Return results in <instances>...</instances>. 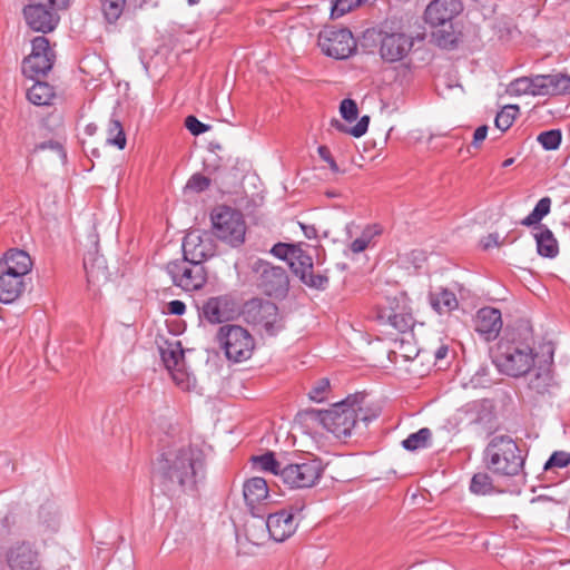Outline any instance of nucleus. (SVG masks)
I'll return each instance as SVG.
<instances>
[{
	"label": "nucleus",
	"instance_id": "f257e3e1",
	"mask_svg": "<svg viewBox=\"0 0 570 570\" xmlns=\"http://www.w3.org/2000/svg\"><path fill=\"white\" fill-rule=\"evenodd\" d=\"M157 474L165 494L177 489L194 490L197 482L205 478V453L191 444L163 453L158 459Z\"/></svg>",
	"mask_w": 570,
	"mask_h": 570
},
{
	"label": "nucleus",
	"instance_id": "f03ea898",
	"mask_svg": "<svg viewBox=\"0 0 570 570\" xmlns=\"http://www.w3.org/2000/svg\"><path fill=\"white\" fill-rule=\"evenodd\" d=\"M363 402L364 395H350L330 410H312L308 414L336 439L345 440L352 435L360 422L367 425L379 415L377 412L368 414V410L363 407Z\"/></svg>",
	"mask_w": 570,
	"mask_h": 570
},
{
	"label": "nucleus",
	"instance_id": "7ed1b4c3",
	"mask_svg": "<svg viewBox=\"0 0 570 570\" xmlns=\"http://www.w3.org/2000/svg\"><path fill=\"white\" fill-rule=\"evenodd\" d=\"M532 337H504L497 344L493 363L499 372L520 377L529 373L535 364Z\"/></svg>",
	"mask_w": 570,
	"mask_h": 570
},
{
	"label": "nucleus",
	"instance_id": "20e7f679",
	"mask_svg": "<svg viewBox=\"0 0 570 570\" xmlns=\"http://www.w3.org/2000/svg\"><path fill=\"white\" fill-rule=\"evenodd\" d=\"M483 462L497 475L514 476L522 471L524 458L511 436L495 435L484 449Z\"/></svg>",
	"mask_w": 570,
	"mask_h": 570
},
{
	"label": "nucleus",
	"instance_id": "39448f33",
	"mask_svg": "<svg viewBox=\"0 0 570 570\" xmlns=\"http://www.w3.org/2000/svg\"><path fill=\"white\" fill-rule=\"evenodd\" d=\"M252 284L263 295L284 298L289 291V276L284 267L257 259L252 264Z\"/></svg>",
	"mask_w": 570,
	"mask_h": 570
},
{
	"label": "nucleus",
	"instance_id": "423d86ee",
	"mask_svg": "<svg viewBox=\"0 0 570 570\" xmlns=\"http://www.w3.org/2000/svg\"><path fill=\"white\" fill-rule=\"evenodd\" d=\"M252 517L257 519V523L252 524L255 529V537L257 540L252 539V544H261L258 540H263L267 531V537L276 542H283L288 539L296 531L297 523L295 522L294 514L289 511L282 510L276 513L269 512H255L252 508Z\"/></svg>",
	"mask_w": 570,
	"mask_h": 570
},
{
	"label": "nucleus",
	"instance_id": "0eeeda50",
	"mask_svg": "<svg viewBox=\"0 0 570 570\" xmlns=\"http://www.w3.org/2000/svg\"><path fill=\"white\" fill-rule=\"evenodd\" d=\"M247 303L237 292H229L218 296H210L197 306L200 320L209 324H223L236 320Z\"/></svg>",
	"mask_w": 570,
	"mask_h": 570
},
{
	"label": "nucleus",
	"instance_id": "6e6552de",
	"mask_svg": "<svg viewBox=\"0 0 570 570\" xmlns=\"http://www.w3.org/2000/svg\"><path fill=\"white\" fill-rule=\"evenodd\" d=\"M210 219L213 235L218 239L232 247L244 244L247 226L240 212L228 206H219L213 210Z\"/></svg>",
	"mask_w": 570,
	"mask_h": 570
},
{
	"label": "nucleus",
	"instance_id": "1a4fd4ad",
	"mask_svg": "<svg viewBox=\"0 0 570 570\" xmlns=\"http://www.w3.org/2000/svg\"><path fill=\"white\" fill-rule=\"evenodd\" d=\"M174 286L184 292L200 291L207 283L208 269L196 261L185 258L173 259L165 266Z\"/></svg>",
	"mask_w": 570,
	"mask_h": 570
},
{
	"label": "nucleus",
	"instance_id": "9d476101",
	"mask_svg": "<svg viewBox=\"0 0 570 570\" xmlns=\"http://www.w3.org/2000/svg\"><path fill=\"white\" fill-rule=\"evenodd\" d=\"M374 313V318L381 326L393 328L400 333L407 332L414 323L409 299L404 294L385 297L376 305Z\"/></svg>",
	"mask_w": 570,
	"mask_h": 570
},
{
	"label": "nucleus",
	"instance_id": "9b49d317",
	"mask_svg": "<svg viewBox=\"0 0 570 570\" xmlns=\"http://www.w3.org/2000/svg\"><path fill=\"white\" fill-rule=\"evenodd\" d=\"M215 342L223 350L228 362L240 363L249 358V332L236 324L218 327Z\"/></svg>",
	"mask_w": 570,
	"mask_h": 570
},
{
	"label": "nucleus",
	"instance_id": "f8f14e48",
	"mask_svg": "<svg viewBox=\"0 0 570 570\" xmlns=\"http://www.w3.org/2000/svg\"><path fill=\"white\" fill-rule=\"evenodd\" d=\"M323 472L324 466L320 459H304L301 462L284 465L281 480L291 489H307L320 481Z\"/></svg>",
	"mask_w": 570,
	"mask_h": 570
},
{
	"label": "nucleus",
	"instance_id": "ddd939ff",
	"mask_svg": "<svg viewBox=\"0 0 570 570\" xmlns=\"http://www.w3.org/2000/svg\"><path fill=\"white\" fill-rule=\"evenodd\" d=\"M55 52L48 38L37 36L31 40V52L23 59L22 72L30 79L45 77L55 63Z\"/></svg>",
	"mask_w": 570,
	"mask_h": 570
},
{
	"label": "nucleus",
	"instance_id": "4468645a",
	"mask_svg": "<svg viewBox=\"0 0 570 570\" xmlns=\"http://www.w3.org/2000/svg\"><path fill=\"white\" fill-rule=\"evenodd\" d=\"M322 52L335 59H346L356 50V40L347 28L326 27L318 35Z\"/></svg>",
	"mask_w": 570,
	"mask_h": 570
},
{
	"label": "nucleus",
	"instance_id": "2eb2a0df",
	"mask_svg": "<svg viewBox=\"0 0 570 570\" xmlns=\"http://www.w3.org/2000/svg\"><path fill=\"white\" fill-rule=\"evenodd\" d=\"M181 249L185 258L205 265L209 258L215 256L217 247L212 233L194 229L184 237Z\"/></svg>",
	"mask_w": 570,
	"mask_h": 570
},
{
	"label": "nucleus",
	"instance_id": "dca6fc26",
	"mask_svg": "<svg viewBox=\"0 0 570 570\" xmlns=\"http://www.w3.org/2000/svg\"><path fill=\"white\" fill-rule=\"evenodd\" d=\"M22 16L26 24L35 32L47 35L52 32L60 22V14L51 7L45 8L39 4H26L22 8Z\"/></svg>",
	"mask_w": 570,
	"mask_h": 570
},
{
	"label": "nucleus",
	"instance_id": "f3484780",
	"mask_svg": "<svg viewBox=\"0 0 570 570\" xmlns=\"http://www.w3.org/2000/svg\"><path fill=\"white\" fill-rule=\"evenodd\" d=\"M252 320L256 330L259 332L264 330L269 336L275 335L282 328L278 307L269 301L252 298Z\"/></svg>",
	"mask_w": 570,
	"mask_h": 570
},
{
	"label": "nucleus",
	"instance_id": "a211bd4d",
	"mask_svg": "<svg viewBox=\"0 0 570 570\" xmlns=\"http://www.w3.org/2000/svg\"><path fill=\"white\" fill-rule=\"evenodd\" d=\"M10 570H41L38 550L27 541L16 542L6 552Z\"/></svg>",
	"mask_w": 570,
	"mask_h": 570
},
{
	"label": "nucleus",
	"instance_id": "6ab92c4d",
	"mask_svg": "<svg viewBox=\"0 0 570 570\" xmlns=\"http://www.w3.org/2000/svg\"><path fill=\"white\" fill-rule=\"evenodd\" d=\"M412 47V37L402 32L385 33L381 39L380 53L383 60L396 62L405 58Z\"/></svg>",
	"mask_w": 570,
	"mask_h": 570
},
{
	"label": "nucleus",
	"instance_id": "aec40b11",
	"mask_svg": "<svg viewBox=\"0 0 570 570\" xmlns=\"http://www.w3.org/2000/svg\"><path fill=\"white\" fill-rule=\"evenodd\" d=\"M462 11L460 0H433L425 9L424 19L432 27L446 26Z\"/></svg>",
	"mask_w": 570,
	"mask_h": 570
},
{
	"label": "nucleus",
	"instance_id": "412c9836",
	"mask_svg": "<svg viewBox=\"0 0 570 570\" xmlns=\"http://www.w3.org/2000/svg\"><path fill=\"white\" fill-rule=\"evenodd\" d=\"M502 328L501 312L494 307H483L474 318V330L487 341L497 338Z\"/></svg>",
	"mask_w": 570,
	"mask_h": 570
},
{
	"label": "nucleus",
	"instance_id": "4be33fe9",
	"mask_svg": "<svg viewBox=\"0 0 570 570\" xmlns=\"http://www.w3.org/2000/svg\"><path fill=\"white\" fill-rule=\"evenodd\" d=\"M538 96L570 95V77L562 72L537 75Z\"/></svg>",
	"mask_w": 570,
	"mask_h": 570
},
{
	"label": "nucleus",
	"instance_id": "5701e85b",
	"mask_svg": "<svg viewBox=\"0 0 570 570\" xmlns=\"http://www.w3.org/2000/svg\"><path fill=\"white\" fill-rule=\"evenodd\" d=\"M2 271L23 277L31 271L32 261L29 254L19 248H11L0 261Z\"/></svg>",
	"mask_w": 570,
	"mask_h": 570
},
{
	"label": "nucleus",
	"instance_id": "b1692460",
	"mask_svg": "<svg viewBox=\"0 0 570 570\" xmlns=\"http://www.w3.org/2000/svg\"><path fill=\"white\" fill-rule=\"evenodd\" d=\"M24 278L14 274L0 272V302L2 304H12L24 292Z\"/></svg>",
	"mask_w": 570,
	"mask_h": 570
},
{
	"label": "nucleus",
	"instance_id": "393cba45",
	"mask_svg": "<svg viewBox=\"0 0 570 570\" xmlns=\"http://www.w3.org/2000/svg\"><path fill=\"white\" fill-rule=\"evenodd\" d=\"M538 254L542 257L554 258L559 254V245L553 233L542 224L537 226L534 234Z\"/></svg>",
	"mask_w": 570,
	"mask_h": 570
},
{
	"label": "nucleus",
	"instance_id": "a878e982",
	"mask_svg": "<svg viewBox=\"0 0 570 570\" xmlns=\"http://www.w3.org/2000/svg\"><path fill=\"white\" fill-rule=\"evenodd\" d=\"M83 269L88 283H96L100 279H107L106 259L96 250L88 252L83 257Z\"/></svg>",
	"mask_w": 570,
	"mask_h": 570
},
{
	"label": "nucleus",
	"instance_id": "bb28decb",
	"mask_svg": "<svg viewBox=\"0 0 570 570\" xmlns=\"http://www.w3.org/2000/svg\"><path fill=\"white\" fill-rule=\"evenodd\" d=\"M553 360V351L548 346V358L544 360L543 364L539 363L537 372L533 377L529 381V387L537 393L543 394L548 391V387L552 381L550 365Z\"/></svg>",
	"mask_w": 570,
	"mask_h": 570
},
{
	"label": "nucleus",
	"instance_id": "cd10ccee",
	"mask_svg": "<svg viewBox=\"0 0 570 570\" xmlns=\"http://www.w3.org/2000/svg\"><path fill=\"white\" fill-rule=\"evenodd\" d=\"M429 302L439 314L450 313L459 306L455 294L446 288L430 293Z\"/></svg>",
	"mask_w": 570,
	"mask_h": 570
},
{
	"label": "nucleus",
	"instance_id": "c85d7f7f",
	"mask_svg": "<svg viewBox=\"0 0 570 570\" xmlns=\"http://www.w3.org/2000/svg\"><path fill=\"white\" fill-rule=\"evenodd\" d=\"M35 83L28 89L27 98L36 106H49L56 94L53 87L46 81L35 79Z\"/></svg>",
	"mask_w": 570,
	"mask_h": 570
},
{
	"label": "nucleus",
	"instance_id": "c756f323",
	"mask_svg": "<svg viewBox=\"0 0 570 570\" xmlns=\"http://www.w3.org/2000/svg\"><path fill=\"white\" fill-rule=\"evenodd\" d=\"M269 490L265 479L252 476V508L255 512H266L269 500Z\"/></svg>",
	"mask_w": 570,
	"mask_h": 570
},
{
	"label": "nucleus",
	"instance_id": "7c9ffc66",
	"mask_svg": "<svg viewBox=\"0 0 570 570\" xmlns=\"http://www.w3.org/2000/svg\"><path fill=\"white\" fill-rule=\"evenodd\" d=\"M282 463L276 459L273 451L252 455V470L272 473L281 478Z\"/></svg>",
	"mask_w": 570,
	"mask_h": 570
},
{
	"label": "nucleus",
	"instance_id": "2f4dec72",
	"mask_svg": "<svg viewBox=\"0 0 570 570\" xmlns=\"http://www.w3.org/2000/svg\"><path fill=\"white\" fill-rule=\"evenodd\" d=\"M288 265L292 272L299 279H304L306 274L313 271V258L298 245L292 258L289 259Z\"/></svg>",
	"mask_w": 570,
	"mask_h": 570
},
{
	"label": "nucleus",
	"instance_id": "473e14b6",
	"mask_svg": "<svg viewBox=\"0 0 570 570\" xmlns=\"http://www.w3.org/2000/svg\"><path fill=\"white\" fill-rule=\"evenodd\" d=\"M130 6L129 0H100V10L108 23H116Z\"/></svg>",
	"mask_w": 570,
	"mask_h": 570
},
{
	"label": "nucleus",
	"instance_id": "72a5a7b5",
	"mask_svg": "<svg viewBox=\"0 0 570 570\" xmlns=\"http://www.w3.org/2000/svg\"><path fill=\"white\" fill-rule=\"evenodd\" d=\"M107 144L117 147L119 150L126 148L127 137L122 124L112 114L107 127Z\"/></svg>",
	"mask_w": 570,
	"mask_h": 570
},
{
	"label": "nucleus",
	"instance_id": "f704fd0d",
	"mask_svg": "<svg viewBox=\"0 0 570 570\" xmlns=\"http://www.w3.org/2000/svg\"><path fill=\"white\" fill-rule=\"evenodd\" d=\"M160 356L168 370L175 368L184 360V351L179 341L167 342L166 347H160Z\"/></svg>",
	"mask_w": 570,
	"mask_h": 570
},
{
	"label": "nucleus",
	"instance_id": "c9c22d12",
	"mask_svg": "<svg viewBox=\"0 0 570 570\" xmlns=\"http://www.w3.org/2000/svg\"><path fill=\"white\" fill-rule=\"evenodd\" d=\"M382 229L377 225H367L361 233V235L355 238L351 245L350 249L354 254H360L368 248L374 238L381 235Z\"/></svg>",
	"mask_w": 570,
	"mask_h": 570
},
{
	"label": "nucleus",
	"instance_id": "e433bc0d",
	"mask_svg": "<svg viewBox=\"0 0 570 570\" xmlns=\"http://www.w3.org/2000/svg\"><path fill=\"white\" fill-rule=\"evenodd\" d=\"M470 491L476 495H490L497 492L493 480L487 472H478L472 476Z\"/></svg>",
	"mask_w": 570,
	"mask_h": 570
},
{
	"label": "nucleus",
	"instance_id": "4c0bfd02",
	"mask_svg": "<svg viewBox=\"0 0 570 570\" xmlns=\"http://www.w3.org/2000/svg\"><path fill=\"white\" fill-rule=\"evenodd\" d=\"M508 92L514 96L531 95L538 96L537 75L531 77H520L510 82Z\"/></svg>",
	"mask_w": 570,
	"mask_h": 570
},
{
	"label": "nucleus",
	"instance_id": "58836bf2",
	"mask_svg": "<svg viewBox=\"0 0 570 570\" xmlns=\"http://www.w3.org/2000/svg\"><path fill=\"white\" fill-rule=\"evenodd\" d=\"M432 433L428 428H422L417 432L410 434L402 441V445L407 451H415L429 446Z\"/></svg>",
	"mask_w": 570,
	"mask_h": 570
},
{
	"label": "nucleus",
	"instance_id": "ea45409f",
	"mask_svg": "<svg viewBox=\"0 0 570 570\" xmlns=\"http://www.w3.org/2000/svg\"><path fill=\"white\" fill-rule=\"evenodd\" d=\"M550 207H551V198L550 197L541 198L534 206L533 210L521 220V225L528 226V227L533 226V225L539 226L542 218L550 213Z\"/></svg>",
	"mask_w": 570,
	"mask_h": 570
},
{
	"label": "nucleus",
	"instance_id": "a19ab883",
	"mask_svg": "<svg viewBox=\"0 0 570 570\" xmlns=\"http://www.w3.org/2000/svg\"><path fill=\"white\" fill-rule=\"evenodd\" d=\"M520 109L517 105H507L498 114L494 119L495 127L501 131H507L515 120Z\"/></svg>",
	"mask_w": 570,
	"mask_h": 570
},
{
	"label": "nucleus",
	"instance_id": "79ce46f5",
	"mask_svg": "<svg viewBox=\"0 0 570 570\" xmlns=\"http://www.w3.org/2000/svg\"><path fill=\"white\" fill-rule=\"evenodd\" d=\"M370 118L368 116H363L355 126L348 127L341 122L338 119H332L331 126L338 130L340 132L350 134L353 137H362L368 128Z\"/></svg>",
	"mask_w": 570,
	"mask_h": 570
},
{
	"label": "nucleus",
	"instance_id": "37998d69",
	"mask_svg": "<svg viewBox=\"0 0 570 570\" xmlns=\"http://www.w3.org/2000/svg\"><path fill=\"white\" fill-rule=\"evenodd\" d=\"M562 135L559 129H551L539 134L537 140L546 150H556L561 144Z\"/></svg>",
	"mask_w": 570,
	"mask_h": 570
},
{
	"label": "nucleus",
	"instance_id": "c03bdc74",
	"mask_svg": "<svg viewBox=\"0 0 570 570\" xmlns=\"http://www.w3.org/2000/svg\"><path fill=\"white\" fill-rule=\"evenodd\" d=\"M365 0H335L332 6L331 17L341 18L360 7Z\"/></svg>",
	"mask_w": 570,
	"mask_h": 570
},
{
	"label": "nucleus",
	"instance_id": "a18cd8bd",
	"mask_svg": "<svg viewBox=\"0 0 570 570\" xmlns=\"http://www.w3.org/2000/svg\"><path fill=\"white\" fill-rule=\"evenodd\" d=\"M330 390V380L326 377L317 380L311 391L308 392V396L311 400L315 402H323L326 399L327 392Z\"/></svg>",
	"mask_w": 570,
	"mask_h": 570
},
{
	"label": "nucleus",
	"instance_id": "49530a36",
	"mask_svg": "<svg viewBox=\"0 0 570 570\" xmlns=\"http://www.w3.org/2000/svg\"><path fill=\"white\" fill-rule=\"evenodd\" d=\"M298 245L296 244H287V243H276L271 249L269 253L278 259L289 262L293 254L295 253Z\"/></svg>",
	"mask_w": 570,
	"mask_h": 570
},
{
	"label": "nucleus",
	"instance_id": "de8ad7c7",
	"mask_svg": "<svg viewBox=\"0 0 570 570\" xmlns=\"http://www.w3.org/2000/svg\"><path fill=\"white\" fill-rule=\"evenodd\" d=\"M570 464V453L564 451H556L546 462L543 469L549 471L553 468H566Z\"/></svg>",
	"mask_w": 570,
	"mask_h": 570
},
{
	"label": "nucleus",
	"instance_id": "09e8293b",
	"mask_svg": "<svg viewBox=\"0 0 570 570\" xmlns=\"http://www.w3.org/2000/svg\"><path fill=\"white\" fill-rule=\"evenodd\" d=\"M210 183L212 179L209 177L196 173L188 179L186 188L196 193H202L209 188Z\"/></svg>",
	"mask_w": 570,
	"mask_h": 570
},
{
	"label": "nucleus",
	"instance_id": "8fccbe9b",
	"mask_svg": "<svg viewBox=\"0 0 570 570\" xmlns=\"http://www.w3.org/2000/svg\"><path fill=\"white\" fill-rule=\"evenodd\" d=\"M50 149L58 154V156L61 158L62 161H66L67 159V153L62 144H60L57 140H47L42 141L40 144L35 145L33 149L31 150V154H37L38 151Z\"/></svg>",
	"mask_w": 570,
	"mask_h": 570
},
{
	"label": "nucleus",
	"instance_id": "3c124183",
	"mask_svg": "<svg viewBox=\"0 0 570 570\" xmlns=\"http://www.w3.org/2000/svg\"><path fill=\"white\" fill-rule=\"evenodd\" d=\"M341 116L348 122L354 121L358 116V108L353 99L346 98L340 105Z\"/></svg>",
	"mask_w": 570,
	"mask_h": 570
},
{
	"label": "nucleus",
	"instance_id": "603ef678",
	"mask_svg": "<svg viewBox=\"0 0 570 570\" xmlns=\"http://www.w3.org/2000/svg\"><path fill=\"white\" fill-rule=\"evenodd\" d=\"M256 434H261V442L272 436L273 421L269 417H255Z\"/></svg>",
	"mask_w": 570,
	"mask_h": 570
},
{
	"label": "nucleus",
	"instance_id": "864d4df0",
	"mask_svg": "<svg viewBox=\"0 0 570 570\" xmlns=\"http://www.w3.org/2000/svg\"><path fill=\"white\" fill-rule=\"evenodd\" d=\"M185 127L194 136H199L209 129L208 125L202 122L193 115H189L185 118Z\"/></svg>",
	"mask_w": 570,
	"mask_h": 570
},
{
	"label": "nucleus",
	"instance_id": "5fc2aeb1",
	"mask_svg": "<svg viewBox=\"0 0 570 570\" xmlns=\"http://www.w3.org/2000/svg\"><path fill=\"white\" fill-rule=\"evenodd\" d=\"M305 285L314 288H324L326 283L328 282L326 276L323 275H314L313 271L306 274L304 279H301Z\"/></svg>",
	"mask_w": 570,
	"mask_h": 570
},
{
	"label": "nucleus",
	"instance_id": "6e6d98bb",
	"mask_svg": "<svg viewBox=\"0 0 570 570\" xmlns=\"http://www.w3.org/2000/svg\"><path fill=\"white\" fill-rule=\"evenodd\" d=\"M28 4H39L45 8L51 7L55 11H60L68 6L69 0H27Z\"/></svg>",
	"mask_w": 570,
	"mask_h": 570
},
{
	"label": "nucleus",
	"instance_id": "4d7b16f0",
	"mask_svg": "<svg viewBox=\"0 0 570 570\" xmlns=\"http://www.w3.org/2000/svg\"><path fill=\"white\" fill-rule=\"evenodd\" d=\"M259 186L252 180V187L256 189L255 193H252V207H261L264 204L265 199V188L259 178H257Z\"/></svg>",
	"mask_w": 570,
	"mask_h": 570
},
{
	"label": "nucleus",
	"instance_id": "13d9d810",
	"mask_svg": "<svg viewBox=\"0 0 570 570\" xmlns=\"http://www.w3.org/2000/svg\"><path fill=\"white\" fill-rule=\"evenodd\" d=\"M17 519L16 515L11 512L7 513L0 520V533L3 535H8L11 532V529L16 525Z\"/></svg>",
	"mask_w": 570,
	"mask_h": 570
},
{
	"label": "nucleus",
	"instance_id": "bf43d9fd",
	"mask_svg": "<svg viewBox=\"0 0 570 570\" xmlns=\"http://www.w3.org/2000/svg\"><path fill=\"white\" fill-rule=\"evenodd\" d=\"M317 151H318L320 157L328 164L331 170L334 173H337L338 166H337L336 161L334 160V158L332 157L330 149L326 146H320L317 148Z\"/></svg>",
	"mask_w": 570,
	"mask_h": 570
},
{
	"label": "nucleus",
	"instance_id": "052dcab7",
	"mask_svg": "<svg viewBox=\"0 0 570 570\" xmlns=\"http://www.w3.org/2000/svg\"><path fill=\"white\" fill-rule=\"evenodd\" d=\"M433 36L436 38L438 43L443 47L452 45L455 41V37L451 31L440 30L433 33Z\"/></svg>",
	"mask_w": 570,
	"mask_h": 570
},
{
	"label": "nucleus",
	"instance_id": "680f3d73",
	"mask_svg": "<svg viewBox=\"0 0 570 570\" xmlns=\"http://www.w3.org/2000/svg\"><path fill=\"white\" fill-rule=\"evenodd\" d=\"M167 311L171 315L181 316L186 312V304L179 299L170 301L167 304Z\"/></svg>",
	"mask_w": 570,
	"mask_h": 570
},
{
	"label": "nucleus",
	"instance_id": "e2e57ef3",
	"mask_svg": "<svg viewBox=\"0 0 570 570\" xmlns=\"http://www.w3.org/2000/svg\"><path fill=\"white\" fill-rule=\"evenodd\" d=\"M488 135V126L483 125L475 129L473 135V141L472 145L474 147H479L481 142L487 138Z\"/></svg>",
	"mask_w": 570,
	"mask_h": 570
},
{
	"label": "nucleus",
	"instance_id": "0e129e2a",
	"mask_svg": "<svg viewBox=\"0 0 570 570\" xmlns=\"http://www.w3.org/2000/svg\"><path fill=\"white\" fill-rule=\"evenodd\" d=\"M483 248L489 249L493 246H500L501 242L499 240V234L492 233L484 237L482 242Z\"/></svg>",
	"mask_w": 570,
	"mask_h": 570
},
{
	"label": "nucleus",
	"instance_id": "69168bd1",
	"mask_svg": "<svg viewBox=\"0 0 570 570\" xmlns=\"http://www.w3.org/2000/svg\"><path fill=\"white\" fill-rule=\"evenodd\" d=\"M299 226L302 228V230L304 232V235L312 239V238H315L317 236V232H316V228L314 226H308V225H305V224H302L299 223Z\"/></svg>",
	"mask_w": 570,
	"mask_h": 570
},
{
	"label": "nucleus",
	"instance_id": "338daca9",
	"mask_svg": "<svg viewBox=\"0 0 570 570\" xmlns=\"http://www.w3.org/2000/svg\"><path fill=\"white\" fill-rule=\"evenodd\" d=\"M448 353H449V348H448V346L442 345V346H440V347L435 351V358H436V360H443L444 357H446Z\"/></svg>",
	"mask_w": 570,
	"mask_h": 570
},
{
	"label": "nucleus",
	"instance_id": "774afa93",
	"mask_svg": "<svg viewBox=\"0 0 570 570\" xmlns=\"http://www.w3.org/2000/svg\"><path fill=\"white\" fill-rule=\"evenodd\" d=\"M97 130H98V127H97V125H96V124H94V122H90V124H88V125L85 127V132H86L87 135H89V136L95 135V134L97 132Z\"/></svg>",
	"mask_w": 570,
	"mask_h": 570
}]
</instances>
